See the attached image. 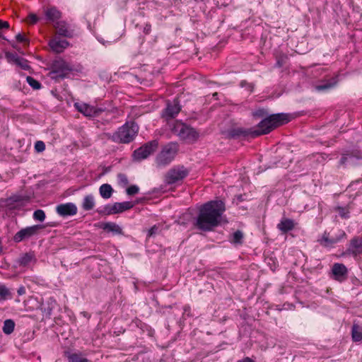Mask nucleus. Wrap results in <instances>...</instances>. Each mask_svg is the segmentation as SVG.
<instances>
[{"mask_svg":"<svg viewBox=\"0 0 362 362\" xmlns=\"http://www.w3.org/2000/svg\"><path fill=\"white\" fill-rule=\"evenodd\" d=\"M74 106L78 110V111L87 117L98 116L100 113L103 111V110L101 108H98L94 106L89 105L86 103H76Z\"/></svg>","mask_w":362,"mask_h":362,"instance_id":"10","label":"nucleus"},{"mask_svg":"<svg viewBox=\"0 0 362 362\" xmlns=\"http://www.w3.org/2000/svg\"><path fill=\"white\" fill-rule=\"evenodd\" d=\"M151 30V25L150 24H146V25L144 28V33L146 35H148L150 33Z\"/></svg>","mask_w":362,"mask_h":362,"instance_id":"46","label":"nucleus"},{"mask_svg":"<svg viewBox=\"0 0 362 362\" xmlns=\"http://www.w3.org/2000/svg\"><path fill=\"white\" fill-rule=\"evenodd\" d=\"M346 237L345 232L341 228H332L329 232L325 231L324 233L322 238L318 240V242L321 245L329 247H333L334 245L346 238Z\"/></svg>","mask_w":362,"mask_h":362,"instance_id":"6","label":"nucleus"},{"mask_svg":"<svg viewBox=\"0 0 362 362\" xmlns=\"http://www.w3.org/2000/svg\"><path fill=\"white\" fill-rule=\"evenodd\" d=\"M137 132L138 126L135 123H126L109 138L117 143L128 144L133 141Z\"/></svg>","mask_w":362,"mask_h":362,"instance_id":"3","label":"nucleus"},{"mask_svg":"<svg viewBox=\"0 0 362 362\" xmlns=\"http://www.w3.org/2000/svg\"><path fill=\"white\" fill-rule=\"evenodd\" d=\"M81 206L85 211L92 210L95 206V199L93 195H86L83 199Z\"/></svg>","mask_w":362,"mask_h":362,"instance_id":"24","label":"nucleus"},{"mask_svg":"<svg viewBox=\"0 0 362 362\" xmlns=\"http://www.w3.org/2000/svg\"><path fill=\"white\" fill-rule=\"evenodd\" d=\"M337 83V77L332 78L330 81L315 86L317 91H325L333 88Z\"/></svg>","mask_w":362,"mask_h":362,"instance_id":"27","label":"nucleus"},{"mask_svg":"<svg viewBox=\"0 0 362 362\" xmlns=\"http://www.w3.org/2000/svg\"><path fill=\"white\" fill-rule=\"evenodd\" d=\"M68 362H90L88 358L83 357L81 352H71L66 351L64 354Z\"/></svg>","mask_w":362,"mask_h":362,"instance_id":"20","label":"nucleus"},{"mask_svg":"<svg viewBox=\"0 0 362 362\" xmlns=\"http://www.w3.org/2000/svg\"><path fill=\"white\" fill-rule=\"evenodd\" d=\"M188 174V170L184 166H175L167 172L165 175V182L168 185L175 184L183 180Z\"/></svg>","mask_w":362,"mask_h":362,"instance_id":"7","label":"nucleus"},{"mask_svg":"<svg viewBox=\"0 0 362 362\" xmlns=\"http://www.w3.org/2000/svg\"><path fill=\"white\" fill-rule=\"evenodd\" d=\"M158 228H151L148 230V235H147V236H148V237H151V236L153 235L156 233V230H157V229H158Z\"/></svg>","mask_w":362,"mask_h":362,"instance_id":"47","label":"nucleus"},{"mask_svg":"<svg viewBox=\"0 0 362 362\" xmlns=\"http://www.w3.org/2000/svg\"><path fill=\"white\" fill-rule=\"evenodd\" d=\"M15 64L23 70H28L30 69V65L28 64V61L22 57H20Z\"/></svg>","mask_w":362,"mask_h":362,"instance_id":"32","label":"nucleus"},{"mask_svg":"<svg viewBox=\"0 0 362 362\" xmlns=\"http://www.w3.org/2000/svg\"><path fill=\"white\" fill-rule=\"evenodd\" d=\"M54 27L56 29L57 34L60 36L65 37H72L74 35V32L71 30L68 24L64 21H57L54 24Z\"/></svg>","mask_w":362,"mask_h":362,"instance_id":"17","label":"nucleus"},{"mask_svg":"<svg viewBox=\"0 0 362 362\" xmlns=\"http://www.w3.org/2000/svg\"><path fill=\"white\" fill-rule=\"evenodd\" d=\"M39 228H24L18 231L13 237V240L16 243H19L25 238H29L36 233Z\"/></svg>","mask_w":362,"mask_h":362,"instance_id":"19","label":"nucleus"},{"mask_svg":"<svg viewBox=\"0 0 362 362\" xmlns=\"http://www.w3.org/2000/svg\"><path fill=\"white\" fill-rule=\"evenodd\" d=\"M33 218L36 221H43L45 218V214L41 209L36 210L33 214Z\"/></svg>","mask_w":362,"mask_h":362,"instance_id":"33","label":"nucleus"},{"mask_svg":"<svg viewBox=\"0 0 362 362\" xmlns=\"http://www.w3.org/2000/svg\"><path fill=\"white\" fill-rule=\"evenodd\" d=\"M10 199H11L16 202H19L21 200L19 197H11Z\"/></svg>","mask_w":362,"mask_h":362,"instance_id":"54","label":"nucleus"},{"mask_svg":"<svg viewBox=\"0 0 362 362\" xmlns=\"http://www.w3.org/2000/svg\"><path fill=\"white\" fill-rule=\"evenodd\" d=\"M249 134L252 135L251 132H249L247 130H245L242 128L233 129L229 132V136L231 138H238L242 136H245Z\"/></svg>","mask_w":362,"mask_h":362,"instance_id":"29","label":"nucleus"},{"mask_svg":"<svg viewBox=\"0 0 362 362\" xmlns=\"http://www.w3.org/2000/svg\"><path fill=\"white\" fill-rule=\"evenodd\" d=\"M99 192L100 196L103 199H109L112 197L113 193V189L109 184H103L99 188Z\"/></svg>","mask_w":362,"mask_h":362,"instance_id":"26","label":"nucleus"},{"mask_svg":"<svg viewBox=\"0 0 362 362\" xmlns=\"http://www.w3.org/2000/svg\"><path fill=\"white\" fill-rule=\"evenodd\" d=\"M28 21L30 23L35 24L37 22L38 18L36 15L31 13L28 16Z\"/></svg>","mask_w":362,"mask_h":362,"instance_id":"43","label":"nucleus"},{"mask_svg":"<svg viewBox=\"0 0 362 362\" xmlns=\"http://www.w3.org/2000/svg\"><path fill=\"white\" fill-rule=\"evenodd\" d=\"M103 229L105 233L112 235L122 233V228H103Z\"/></svg>","mask_w":362,"mask_h":362,"instance_id":"35","label":"nucleus"},{"mask_svg":"<svg viewBox=\"0 0 362 362\" xmlns=\"http://www.w3.org/2000/svg\"><path fill=\"white\" fill-rule=\"evenodd\" d=\"M133 204L130 202H116L112 205L105 206V211L109 214H117L131 209Z\"/></svg>","mask_w":362,"mask_h":362,"instance_id":"12","label":"nucleus"},{"mask_svg":"<svg viewBox=\"0 0 362 362\" xmlns=\"http://www.w3.org/2000/svg\"><path fill=\"white\" fill-rule=\"evenodd\" d=\"M35 149L37 152H42L45 149V144L42 141H37L35 144Z\"/></svg>","mask_w":362,"mask_h":362,"instance_id":"38","label":"nucleus"},{"mask_svg":"<svg viewBox=\"0 0 362 362\" xmlns=\"http://www.w3.org/2000/svg\"><path fill=\"white\" fill-rule=\"evenodd\" d=\"M295 223L292 219L290 218H283L281 222L277 225V226H294Z\"/></svg>","mask_w":362,"mask_h":362,"instance_id":"37","label":"nucleus"},{"mask_svg":"<svg viewBox=\"0 0 362 362\" xmlns=\"http://www.w3.org/2000/svg\"><path fill=\"white\" fill-rule=\"evenodd\" d=\"M183 310H184L183 315H187L188 317L191 316V314H190L191 308H190L189 305H185L183 308Z\"/></svg>","mask_w":362,"mask_h":362,"instance_id":"44","label":"nucleus"},{"mask_svg":"<svg viewBox=\"0 0 362 362\" xmlns=\"http://www.w3.org/2000/svg\"><path fill=\"white\" fill-rule=\"evenodd\" d=\"M139 188L136 185H131L127 189L128 195H134L139 192Z\"/></svg>","mask_w":362,"mask_h":362,"instance_id":"39","label":"nucleus"},{"mask_svg":"<svg viewBox=\"0 0 362 362\" xmlns=\"http://www.w3.org/2000/svg\"><path fill=\"white\" fill-rule=\"evenodd\" d=\"M69 45V42L66 40H62L58 37H54L49 41V46L56 53L63 52Z\"/></svg>","mask_w":362,"mask_h":362,"instance_id":"14","label":"nucleus"},{"mask_svg":"<svg viewBox=\"0 0 362 362\" xmlns=\"http://www.w3.org/2000/svg\"><path fill=\"white\" fill-rule=\"evenodd\" d=\"M45 14L46 16V18L52 23H56L57 21H59L62 17V13L60 11H59L56 7L52 6L49 8H47L46 11H45Z\"/></svg>","mask_w":362,"mask_h":362,"instance_id":"21","label":"nucleus"},{"mask_svg":"<svg viewBox=\"0 0 362 362\" xmlns=\"http://www.w3.org/2000/svg\"><path fill=\"white\" fill-rule=\"evenodd\" d=\"M177 151L178 144L177 143L170 142L164 146L156 159L158 166L165 167L170 164L175 158Z\"/></svg>","mask_w":362,"mask_h":362,"instance_id":"5","label":"nucleus"},{"mask_svg":"<svg viewBox=\"0 0 362 362\" xmlns=\"http://www.w3.org/2000/svg\"><path fill=\"white\" fill-rule=\"evenodd\" d=\"M172 131L181 139L187 142H194L199 136V132L195 129L180 121L175 122Z\"/></svg>","mask_w":362,"mask_h":362,"instance_id":"4","label":"nucleus"},{"mask_svg":"<svg viewBox=\"0 0 362 362\" xmlns=\"http://www.w3.org/2000/svg\"><path fill=\"white\" fill-rule=\"evenodd\" d=\"M15 322L11 319H7L4 322L2 331L5 334H11L15 328Z\"/></svg>","mask_w":362,"mask_h":362,"instance_id":"28","label":"nucleus"},{"mask_svg":"<svg viewBox=\"0 0 362 362\" xmlns=\"http://www.w3.org/2000/svg\"><path fill=\"white\" fill-rule=\"evenodd\" d=\"M9 28V23L7 21H3L0 20V30L3 28L8 29Z\"/></svg>","mask_w":362,"mask_h":362,"instance_id":"45","label":"nucleus"},{"mask_svg":"<svg viewBox=\"0 0 362 362\" xmlns=\"http://www.w3.org/2000/svg\"><path fill=\"white\" fill-rule=\"evenodd\" d=\"M181 107L177 100H174L172 103H168L167 107L163 112V117L168 119L174 118L180 111Z\"/></svg>","mask_w":362,"mask_h":362,"instance_id":"13","label":"nucleus"},{"mask_svg":"<svg viewBox=\"0 0 362 362\" xmlns=\"http://www.w3.org/2000/svg\"><path fill=\"white\" fill-rule=\"evenodd\" d=\"M236 199H237V200H238V202H242V201H243V200H244V199H243V195H242V194H240V195L236 196Z\"/></svg>","mask_w":362,"mask_h":362,"instance_id":"53","label":"nucleus"},{"mask_svg":"<svg viewBox=\"0 0 362 362\" xmlns=\"http://www.w3.org/2000/svg\"><path fill=\"white\" fill-rule=\"evenodd\" d=\"M337 211L338 212L339 215L342 218H349V211L347 208L346 207H337L336 209Z\"/></svg>","mask_w":362,"mask_h":362,"instance_id":"34","label":"nucleus"},{"mask_svg":"<svg viewBox=\"0 0 362 362\" xmlns=\"http://www.w3.org/2000/svg\"><path fill=\"white\" fill-rule=\"evenodd\" d=\"M351 338L354 342L362 341V325L354 322L351 328Z\"/></svg>","mask_w":362,"mask_h":362,"instance_id":"23","label":"nucleus"},{"mask_svg":"<svg viewBox=\"0 0 362 362\" xmlns=\"http://www.w3.org/2000/svg\"><path fill=\"white\" fill-rule=\"evenodd\" d=\"M281 230V234L284 235L288 231L291 230L293 228H279Z\"/></svg>","mask_w":362,"mask_h":362,"instance_id":"49","label":"nucleus"},{"mask_svg":"<svg viewBox=\"0 0 362 362\" xmlns=\"http://www.w3.org/2000/svg\"><path fill=\"white\" fill-rule=\"evenodd\" d=\"M228 240L235 246L242 245L244 243L245 234L242 230H236L229 235Z\"/></svg>","mask_w":362,"mask_h":362,"instance_id":"22","label":"nucleus"},{"mask_svg":"<svg viewBox=\"0 0 362 362\" xmlns=\"http://www.w3.org/2000/svg\"><path fill=\"white\" fill-rule=\"evenodd\" d=\"M332 272L334 279L339 281H344L347 279L348 270L343 264L335 263L333 264Z\"/></svg>","mask_w":362,"mask_h":362,"instance_id":"16","label":"nucleus"},{"mask_svg":"<svg viewBox=\"0 0 362 362\" xmlns=\"http://www.w3.org/2000/svg\"><path fill=\"white\" fill-rule=\"evenodd\" d=\"M117 180L119 185L122 186H126L129 183L128 178L126 175L119 173L117 175Z\"/></svg>","mask_w":362,"mask_h":362,"instance_id":"36","label":"nucleus"},{"mask_svg":"<svg viewBox=\"0 0 362 362\" xmlns=\"http://www.w3.org/2000/svg\"><path fill=\"white\" fill-rule=\"evenodd\" d=\"M226 211L225 204L221 200L210 201L202 205L196 219L190 213L181 218L179 224H194V226H217L226 223L223 214Z\"/></svg>","mask_w":362,"mask_h":362,"instance_id":"1","label":"nucleus"},{"mask_svg":"<svg viewBox=\"0 0 362 362\" xmlns=\"http://www.w3.org/2000/svg\"><path fill=\"white\" fill-rule=\"evenodd\" d=\"M99 42H101L103 45H105V42L102 40L98 39Z\"/></svg>","mask_w":362,"mask_h":362,"instance_id":"57","label":"nucleus"},{"mask_svg":"<svg viewBox=\"0 0 362 362\" xmlns=\"http://www.w3.org/2000/svg\"><path fill=\"white\" fill-rule=\"evenodd\" d=\"M141 328L146 329V330L148 332V335L150 337H153L155 333L154 329H153L150 326H148L146 324H142Z\"/></svg>","mask_w":362,"mask_h":362,"instance_id":"40","label":"nucleus"},{"mask_svg":"<svg viewBox=\"0 0 362 362\" xmlns=\"http://www.w3.org/2000/svg\"><path fill=\"white\" fill-rule=\"evenodd\" d=\"M54 78H64L72 70L71 66L63 59L54 62L52 65Z\"/></svg>","mask_w":362,"mask_h":362,"instance_id":"9","label":"nucleus"},{"mask_svg":"<svg viewBox=\"0 0 362 362\" xmlns=\"http://www.w3.org/2000/svg\"><path fill=\"white\" fill-rule=\"evenodd\" d=\"M345 254L356 257L362 254V236L353 238L349 243V246Z\"/></svg>","mask_w":362,"mask_h":362,"instance_id":"11","label":"nucleus"},{"mask_svg":"<svg viewBox=\"0 0 362 362\" xmlns=\"http://www.w3.org/2000/svg\"><path fill=\"white\" fill-rule=\"evenodd\" d=\"M36 261L33 252L22 254L16 260L17 264L22 267H28L32 262Z\"/></svg>","mask_w":362,"mask_h":362,"instance_id":"18","label":"nucleus"},{"mask_svg":"<svg viewBox=\"0 0 362 362\" xmlns=\"http://www.w3.org/2000/svg\"><path fill=\"white\" fill-rule=\"evenodd\" d=\"M253 116L264 117L257 125L255 129L251 131L253 137L262 134H267L275 128L287 124L291 120V115L286 113H276L269 115L267 110L259 108L253 112Z\"/></svg>","mask_w":362,"mask_h":362,"instance_id":"2","label":"nucleus"},{"mask_svg":"<svg viewBox=\"0 0 362 362\" xmlns=\"http://www.w3.org/2000/svg\"><path fill=\"white\" fill-rule=\"evenodd\" d=\"M16 38L18 42H29L28 39L26 38L21 33H18L16 35Z\"/></svg>","mask_w":362,"mask_h":362,"instance_id":"42","label":"nucleus"},{"mask_svg":"<svg viewBox=\"0 0 362 362\" xmlns=\"http://www.w3.org/2000/svg\"><path fill=\"white\" fill-rule=\"evenodd\" d=\"M158 146V142L157 140L147 142L134 151L133 156L134 159L137 160L146 159L156 150Z\"/></svg>","mask_w":362,"mask_h":362,"instance_id":"8","label":"nucleus"},{"mask_svg":"<svg viewBox=\"0 0 362 362\" xmlns=\"http://www.w3.org/2000/svg\"><path fill=\"white\" fill-rule=\"evenodd\" d=\"M237 362H255V361L250 357H245L243 359L239 360Z\"/></svg>","mask_w":362,"mask_h":362,"instance_id":"51","label":"nucleus"},{"mask_svg":"<svg viewBox=\"0 0 362 362\" xmlns=\"http://www.w3.org/2000/svg\"><path fill=\"white\" fill-rule=\"evenodd\" d=\"M11 298L12 296L8 288L5 285L0 284V300H5Z\"/></svg>","mask_w":362,"mask_h":362,"instance_id":"30","label":"nucleus"},{"mask_svg":"<svg viewBox=\"0 0 362 362\" xmlns=\"http://www.w3.org/2000/svg\"><path fill=\"white\" fill-rule=\"evenodd\" d=\"M198 229H199L202 232H206V231H211L214 229V228H209V227H207V228H197Z\"/></svg>","mask_w":362,"mask_h":362,"instance_id":"52","label":"nucleus"},{"mask_svg":"<svg viewBox=\"0 0 362 362\" xmlns=\"http://www.w3.org/2000/svg\"><path fill=\"white\" fill-rule=\"evenodd\" d=\"M56 211L61 216H74L77 213V207L73 203L61 204L56 208Z\"/></svg>","mask_w":362,"mask_h":362,"instance_id":"15","label":"nucleus"},{"mask_svg":"<svg viewBox=\"0 0 362 362\" xmlns=\"http://www.w3.org/2000/svg\"><path fill=\"white\" fill-rule=\"evenodd\" d=\"M56 305V301L51 298L48 301L47 305L42 304L41 310L42 311L43 315L45 316L46 317L50 318L52 313V310L54 308Z\"/></svg>","mask_w":362,"mask_h":362,"instance_id":"25","label":"nucleus"},{"mask_svg":"<svg viewBox=\"0 0 362 362\" xmlns=\"http://www.w3.org/2000/svg\"><path fill=\"white\" fill-rule=\"evenodd\" d=\"M6 57L10 62H16L20 58L16 54L6 53Z\"/></svg>","mask_w":362,"mask_h":362,"instance_id":"41","label":"nucleus"},{"mask_svg":"<svg viewBox=\"0 0 362 362\" xmlns=\"http://www.w3.org/2000/svg\"><path fill=\"white\" fill-rule=\"evenodd\" d=\"M103 226H107V227L116 226V225L114 223H104V225Z\"/></svg>","mask_w":362,"mask_h":362,"instance_id":"55","label":"nucleus"},{"mask_svg":"<svg viewBox=\"0 0 362 362\" xmlns=\"http://www.w3.org/2000/svg\"><path fill=\"white\" fill-rule=\"evenodd\" d=\"M82 314L85 317L90 318V315L86 312H83Z\"/></svg>","mask_w":362,"mask_h":362,"instance_id":"56","label":"nucleus"},{"mask_svg":"<svg viewBox=\"0 0 362 362\" xmlns=\"http://www.w3.org/2000/svg\"><path fill=\"white\" fill-rule=\"evenodd\" d=\"M17 293L19 296L23 295L25 293V288L24 286H21L18 288Z\"/></svg>","mask_w":362,"mask_h":362,"instance_id":"50","label":"nucleus"},{"mask_svg":"<svg viewBox=\"0 0 362 362\" xmlns=\"http://www.w3.org/2000/svg\"><path fill=\"white\" fill-rule=\"evenodd\" d=\"M348 159V155H343L339 160L340 165H344Z\"/></svg>","mask_w":362,"mask_h":362,"instance_id":"48","label":"nucleus"},{"mask_svg":"<svg viewBox=\"0 0 362 362\" xmlns=\"http://www.w3.org/2000/svg\"><path fill=\"white\" fill-rule=\"evenodd\" d=\"M26 81L35 90H38L41 88L40 83L31 76H27Z\"/></svg>","mask_w":362,"mask_h":362,"instance_id":"31","label":"nucleus"}]
</instances>
